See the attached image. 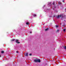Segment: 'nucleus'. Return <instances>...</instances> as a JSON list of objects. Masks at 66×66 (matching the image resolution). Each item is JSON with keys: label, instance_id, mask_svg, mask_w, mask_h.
I'll use <instances>...</instances> for the list:
<instances>
[{"label": "nucleus", "instance_id": "f257e3e1", "mask_svg": "<svg viewBox=\"0 0 66 66\" xmlns=\"http://www.w3.org/2000/svg\"><path fill=\"white\" fill-rule=\"evenodd\" d=\"M57 17V18H60V17H61V18H63V14H61L60 15H58Z\"/></svg>", "mask_w": 66, "mask_h": 66}, {"label": "nucleus", "instance_id": "f03ea898", "mask_svg": "<svg viewBox=\"0 0 66 66\" xmlns=\"http://www.w3.org/2000/svg\"><path fill=\"white\" fill-rule=\"evenodd\" d=\"M34 61L35 62H39V63H40V60L39 59H36L34 60Z\"/></svg>", "mask_w": 66, "mask_h": 66}, {"label": "nucleus", "instance_id": "7ed1b4c3", "mask_svg": "<svg viewBox=\"0 0 66 66\" xmlns=\"http://www.w3.org/2000/svg\"><path fill=\"white\" fill-rule=\"evenodd\" d=\"M19 40L18 39H16L15 40V42L16 43H18V44H19L20 43V42H18Z\"/></svg>", "mask_w": 66, "mask_h": 66}, {"label": "nucleus", "instance_id": "20e7f679", "mask_svg": "<svg viewBox=\"0 0 66 66\" xmlns=\"http://www.w3.org/2000/svg\"><path fill=\"white\" fill-rule=\"evenodd\" d=\"M48 29H49L48 28H47L46 29H45L44 30L45 31H48Z\"/></svg>", "mask_w": 66, "mask_h": 66}, {"label": "nucleus", "instance_id": "39448f33", "mask_svg": "<svg viewBox=\"0 0 66 66\" xmlns=\"http://www.w3.org/2000/svg\"><path fill=\"white\" fill-rule=\"evenodd\" d=\"M25 55L27 56H28V53H26L25 54Z\"/></svg>", "mask_w": 66, "mask_h": 66}, {"label": "nucleus", "instance_id": "423d86ee", "mask_svg": "<svg viewBox=\"0 0 66 66\" xmlns=\"http://www.w3.org/2000/svg\"><path fill=\"white\" fill-rule=\"evenodd\" d=\"M4 53V51H1V53Z\"/></svg>", "mask_w": 66, "mask_h": 66}, {"label": "nucleus", "instance_id": "0eeeda50", "mask_svg": "<svg viewBox=\"0 0 66 66\" xmlns=\"http://www.w3.org/2000/svg\"><path fill=\"white\" fill-rule=\"evenodd\" d=\"M63 18H65L66 17V15L63 14Z\"/></svg>", "mask_w": 66, "mask_h": 66}, {"label": "nucleus", "instance_id": "6e6552de", "mask_svg": "<svg viewBox=\"0 0 66 66\" xmlns=\"http://www.w3.org/2000/svg\"><path fill=\"white\" fill-rule=\"evenodd\" d=\"M26 24L27 25H28V24H29V23L28 22H27L26 23Z\"/></svg>", "mask_w": 66, "mask_h": 66}, {"label": "nucleus", "instance_id": "1a4fd4ad", "mask_svg": "<svg viewBox=\"0 0 66 66\" xmlns=\"http://www.w3.org/2000/svg\"><path fill=\"white\" fill-rule=\"evenodd\" d=\"M15 39H12L11 40V42H13V41H14V40H15Z\"/></svg>", "mask_w": 66, "mask_h": 66}, {"label": "nucleus", "instance_id": "9d476101", "mask_svg": "<svg viewBox=\"0 0 66 66\" xmlns=\"http://www.w3.org/2000/svg\"><path fill=\"white\" fill-rule=\"evenodd\" d=\"M58 4H62V3H61L60 2H58Z\"/></svg>", "mask_w": 66, "mask_h": 66}, {"label": "nucleus", "instance_id": "9b49d317", "mask_svg": "<svg viewBox=\"0 0 66 66\" xmlns=\"http://www.w3.org/2000/svg\"><path fill=\"white\" fill-rule=\"evenodd\" d=\"M33 16H34V17H35L36 16V14H34L33 15Z\"/></svg>", "mask_w": 66, "mask_h": 66}, {"label": "nucleus", "instance_id": "f8f14e48", "mask_svg": "<svg viewBox=\"0 0 66 66\" xmlns=\"http://www.w3.org/2000/svg\"><path fill=\"white\" fill-rule=\"evenodd\" d=\"M63 31H64V32H65V31H66V29H63Z\"/></svg>", "mask_w": 66, "mask_h": 66}, {"label": "nucleus", "instance_id": "ddd939ff", "mask_svg": "<svg viewBox=\"0 0 66 66\" xmlns=\"http://www.w3.org/2000/svg\"><path fill=\"white\" fill-rule=\"evenodd\" d=\"M64 48L65 49H66V46H64Z\"/></svg>", "mask_w": 66, "mask_h": 66}, {"label": "nucleus", "instance_id": "4468645a", "mask_svg": "<svg viewBox=\"0 0 66 66\" xmlns=\"http://www.w3.org/2000/svg\"><path fill=\"white\" fill-rule=\"evenodd\" d=\"M53 5H54V2L53 3Z\"/></svg>", "mask_w": 66, "mask_h": 66}, {"label": "nucleus", "instance_id": "2eb2a0df", "mask_svg": "<svg viewBox=\"0 0 66 66\" xmlns=\"http://www.w3.org/2000/svg\"><path fill=\"white\" fill-rule=\"evenodd\" d=\"M55 27L56 28H58V26H57V25H56Z\"/></svg>", "mask_w": 66, "mask_h": 66}, {"label": "nucleus", "instance_id": "dca6fc26", "mask_svg": "<svg viewBox=\"0 0 66 66\" xmlns=\"http://www.w3.org/2000/svg\"><path fill=\"white\" fill-rule=\"evenodd\" d=\"M59 31H60V30H57V32H59Z\"/></svg>", "mask_w": 66, "mask_h": 66}, {"label": "nucleus", "instance_id": "f3484780", "mask_svg": "<svg viewBox=\"0 0 66 66\" xmlns=\"http://www.w3.org/2000/svg\"><path fill=\"white\" fill-rule=\"evenodd\" d=\"M16 53H19V52L18 51H16Z\"/></svg>", "mask_w": 66, "mask_h": 66}, {"label": "nucleus", "instance_id": "a211bd4d", "mask_svg": "<svg viewBox=\"0 0 66 66\" xmlns=\"http://www.w3.org/2000/svg\"><path fill=\"white\" fill-rule=\"evenodd\" d=\"M29 55H30V56H31V55H32V54L31 53L29 54Z\"/></svg>", "mask_w": 66, "mask_h": 66}, {"label": "nucleus", "instance_id": "6ab92c4d", "mask_svg": "<svg viewBox=\"0 0 66 66\" xmlns=\"http://www.w3.org/2000/svg\"><path fill=\"white\" fill-rule=\"evenodd\" d=\"M64 0H63L62 1V2H64Z\"/></svg>", "mask_w": 66, "mask_h": 66}, {"label": "nucleus", "instance_id": "aec40b11", "mask_svg": "<svg viewBox=\"0 0 66 66\" xmlns=\"http://www.w3.org/2000/svg\"><path fill=\"white\" fill-rule=\"evenodd\" d=\"M56 6H54V8H56Z\"/></svg>", "mask_w": 66, "mask_h": 66}, {"label": "nucleus", "instance_id": "412c9836", "mask_svg": "<svg viewBox=\"0 0 66 66\" xmlns=\"http://www.w3.org/2000/svg\"><path fill=\"white\" fill-rule=\"evenodd\" d=\"M30 33H32V32H31V31H30Z\"/></svg>", "mask_w": 66, "mask_h": 66}, {"label": "nucleus", "instance_id": "4be33fe9", "mask_svg": "<svg viewBox=\"0 0 66 66\" xmlns=\"http://www.w3.org/2000/svg\"><path fill=\"white\" fill-rule=\"evenodd\" d=\"M65 10H66L65 12H66V8L65 9Z\"/></svg>", "mask_w": 66, "mask_h": 66}, {"label": "nucleus", "instance_id": "5701e85b", "mask_svg": "<svg viewBox=\"0 0 66 66\" xmlns=\"http://www.w3.org/2000/svg\"><path fill=\"white\" fill-rule=\"evenodd\" d=\"M50 4H51V3H50Z\"/></svg>", "mask_w": 66, "mask_h": 66}, {"label": "nucleus", "instance_id": "b1692460", "mask_svg": "<svg viewBox=\"0 0 66 66\" xmlns=\"http://www.w3.org/2000/svg\"><path fill=\"white\" fill-rule=\"evenodd\" d=\"M1 57V55H0V57Z\"/></svg>", "mask_w": 66, "mask_h": 66}, {"label": "nucleus", "instance_id": "393cba45", "mask_svg": "<svg viewBox=\"0 0 66 66\" xmlns=\"http://www.w3.org/2000/svg\"><path fill=\"white\" fill-rule=\"evenodd\" d=\"M25 62H26V63H27V62H26V61H25Z\"/></svg>", "mask_w": 66, "mask_h": 66}]
</instances>
